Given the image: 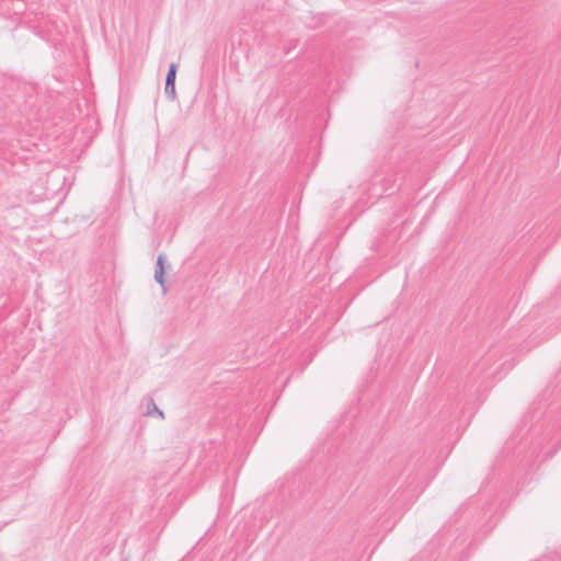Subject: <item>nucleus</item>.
<instances>
[{
	"label": "nucleus",
	"instance_id": "f257e3e1",
	"mask_svg": "<svg viewBox=\"0 0 561 561\" xmlns=\"http://www.w3.org/2000/svg\"><path fill=\"white\" fill-rule=\"evenodd\" d=\"M179 65L176 62H171L165 76V83H164V93L167 98L171 101H174L176 98V91H175V78H176V71H178Z\"/></svg>",
	"mask_w": 561,
	"mask_h": 561
},
{
	"label": "nucleus",
	"instance_id": "7ed1b4c3",
	"mask_svg": "<svg viewBox=\"0 0 561 561\" xmlns=\"http://www.w3.org/2000/svg\"><path fill=\"white\" fill-rule=\"evenodd\" d=\"M147 411L146 415H157L161 419H164V413L157 407L152 398L147 399Z\"/></svg>",
	"mask_w": 561,
	"mask_h": 561
},
{
	"label": "nucleus",
	"instance_id": "f03ea898",
	"mask_svg": "<svg viewBox=\"0 0 561 561\" xmlns=\"http://www.w3.org/2000/svg\"><path fill=\"white\" fill-rule=\"evenodd\" d=\"M165 263H167L165 254L160 253L157 257L153 277H154V280L161 286L163 294H165L168 291V288L165 286V278H164Z\"/></svg>",
	"mask_w": 561,
	"mask_h": 561
}]
</instances>
